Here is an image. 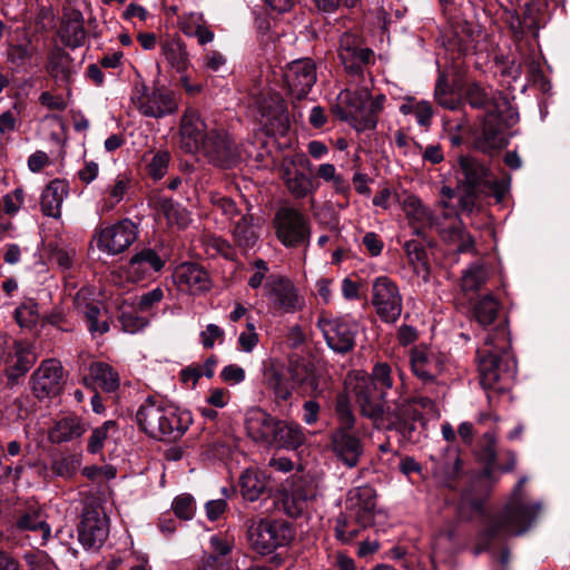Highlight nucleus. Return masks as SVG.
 Instances as JSON below:
<instances>
[{"label": "nucleus", "mask_w": 570, "mask_h": 570, "mask_svg": "<svg viewBox=\"0 0 570 570\" xmlns=\"http://www.w3.org/2000/svg\"><path fill=\"white\" fill-rule=\"evenodd\" d=\"M352 390L364 416L375 424H385L410 441L414 440L417 424L423 425L425 415L439 416L431 397L405 396L404 374L399 372L396 381L391 365L385 362L376 363L370 375L356 374Z\"/></svg>", "instance_id": "obj_1"}, {"label": "nucleus", "mask_w": 570, "mask_h": 570, "mask_svg": "<svg viewBox=\"0 0 570 570\" xmlns=\"http://www.w3.org/2000/svg\"><path fill=\"white\" fill-rule=\"evenodd\" d=\"M525 482V476L519 480L504 509L489 520L483 532L487 539H504L523 534L535 522L542 505L539 501L528 498L523 489Z\"/></svg>", "instance_id": "obj_2"}, {"label": "nucleus", "mask_w": 570, "mask_h": 570, "mask_svg": "<svg viewBox=\"0 0 570 570\" xmlns=\"http://www.w3.org/2000/svg\"><path fill=\"white\" fill-rule=\"evenodd\" d=\"M191 414L174 405L147 397L136 412L138 428L156 440L176 441L191 424Z\"/></svg>", "instance_id": "obj_3"}, {"label": "nucleus", "mask_w": 570, "mask_h": 570, "mask_svg": "<svg viewBox=\"0 0 570 570\" xmlns=\"http://www.w3.org/2000/svg\"><path fill=\"white\" fill-rule=\"evenodd\" d=\"M510 341L503 325L488 333L478 348L480 383L485 390L495 389L501 380L514 377L517 363L510 351Z\"/></svg>", "instance_id": "obj_4"}, {"label": "nucleus", "mask_w": 570, "mask_h": 570, "mask_svg": "<svg viewBox=\"0 0 570 570\" xmlns=\"http://www.w3.org/2000/svg\"><path fill=\"white\" fill-rule=\"evenodd\" d=\"M385 101V95L373 97L371 89L364 85L355 90H343L338 95L334 112L357 132H364L376 128Z\"/></svg>", "instance_id": "obj_5"}, {"label": "nucleus", "mask_w": 570, "mask_h": 570, "mask_svg": "<svg viewBox=\"0 0 570 570\" xmlns=\"http://www.w3.org/2000/svg\"><path fill=\"white\" fill-rule=\"evenodd\" d=\"M248 542L254 551L266 556L285 547L295 538L291 523L283 520H253L247 530Z\"/></svg>", "instance_id": "obj_6"}, {"label": "nucleus", "mask_w": 570, "mask_h": 570, "mask_svg": "<svg viewBox=\"0 0 570 570\" xmlns=\"http://www.w3.org/2000/svg\"><path fill=\"white\" fill-rule=\"evenodd\" d=\"M493 108L485 115L479 144L483 149H501L507 145L505 129L517 122V115L505 96L493 99Z\"/></svg>", "instance_id": "obj_7"}, {"label": "nucleus", "mask_w": 570, "mask_h": 570, "mask_svg": "<svg viewBox=\"0 0 570 570\" xmlns=\"http://www.w3.org/2000/svg\"><path fill=\"white\" fill-rule=\"evenodd\" d=\"M131 102L142 116L155 119L175 115L179 108L178 97L173 90L166 87L149 89L145 83L135 86Z\"/></svg>", "instance_id": "obj_8"}, {"label": "nucleus", "mask_w": 570, "mask_h": 570, "mask_svg": "<svg viewBox=\"0 0 570 570\" xmlns=\"http://www.w3.org/2000/svg\"><path fill=\"white\" fill-rule=\"evenodd\" d=\"M273 227L277 239L287 248L306 246L309 243V219L297 208H278L273 218Z\"/></svg>", "instance_id": "obj_9"}, {"label": "nucleus", "mask_w": 570, "mask_h": 570, "mask_svg": "<svg viewBox=\"0 0 570 570\" xmlns=\"http://www.w3.org/2000/svg\"><path fill=\"white\" fill-rule=\"evenodd\" d=\"M6 60L17 72L40 66L42 52L27 29L17 28L9 32Z\"/></svg>", "instance_id": "obj_10"}, {"label": "nucleus", "mask_w": 570, "mask_h": 570, "mask_svg": "<svg viewBox=\"0 0 570 570\" xmlns=\"http://www.w3.org/2000/svg\"><path fill=\"white\" fill-rule=\"evenodd\" d=\"M32 344L18 341L0 333V363L4 366L7 379L13 383L32 367L36 356Z\"/></svg>", "instance_id": "obj_11"}, {"label": "nucleus", "mask_w": 570, "mask_h": 570, "mask_svg": "<svg viewBox=\"0 0 570 570\" xmlns=\"http://www.w3.org/2000/svg\"><path fill=\"white\" fill-rule=\"evenodd\" d=\"M311 165L305 154L297 153L284 156L278 166V175L288 193L296 199L312 195L318 187L314 179L298 168H308Z\"/></svg>", "instance_id": "obj_12"}, {"label": "nucleus", "mask_w": 570, "mask_h": 570, "mask_svg": "<svg viewBox=\"0 0 570 570\" xmlns=\"http://www.w3.org/2000/svg\"><path fill=\"white\" fill-rule=\"evenodd\" d=\"M327 346L335 353L346 354L354 348L357 334L355 322L346 317L322 314L316 323Z\"/></svg>", "instance_id": "obj_13"}, {"label": "nucleus", "mask_w": 570, "mask_h": 570, "mask_svg": "<svg viewBox=\"0 0 570 570\" xmlns=\"http://www.w3.org/2000/svg\"><path fill=\"white\" fill-rule=\"evenodd\" d=\"M199 154L210 164L224 168L234 166L239 156L236 142L224 128L217 127L206 131Z\"/></svg>", "instance_id": "obj_14"}, {"label": "nucleus", "mask_w": 570, "mask_h": 570, "mask_svg": "<svg viewBox=\"0 0 570 570\" xmlns=\"http://www.w3.org/2000/svg\"><path fill=\"white\" fill-rule=\"evenodd\" d=\"M372 304L383 322L394 323L403 309V301L396 283L387 276L376 277L372 283Z\"/></svg>", "instance_id": "obj_15"}, {"label": "nucleus", "mask_w": 570, "mask_h": 570, "mask_svg": "<svg viewBox=\"0 0 570 570\" xmlns=\"http://www.w3.org/2000/svg\"><path fill=\"white\" fill-rule=\"evenodd\" d=\"M264 289L272 307L278 313L293 314L305 305L304 298L288 277L269 275Z\"/></svg>", "instance_id": "obj_16"}, {"label": "nucleus", "mask_w": 570, "mask_h": 570, "mask_svg": "<svg viewBox=\"0 0 570 570\" xmlns=\"http://www.w3.org/2000/svg\"><path fill=\"white\" fill-rule=\"evenodd\" d=\"M316 497L313 482L302 475H292L283 488V509L291 518H298L307 512Z\"/></svg>", "instance_id": "obj_17"}, {"label": "nucleus", "mask_w": 570, "mask_h": 570, "mask_svg": "<svg viewBox=\"0 0 570 570\" xmlns=\"http://www.w3.org/2000/svg\"><path fill=\"white\" fill-rule=\"evenodd\" d=\"M78 541L86 550L101 548L109 534L108 518L101 508L86 507L78 525Z\"/></svg>", "instance_id": "obj_18"}, {"label": "nucleus", "mask_w": 570, "mask_h": 570, "mask_svg": "<svg viewBox=\"0 0 570 570\" xmlns=\"http://www.w3.org/2000/svg\"><path fill=\"white\" fill-rule=\"evenodd\" d=\"M137 226L130 219H121L96 232L98 248L108 255L125 252L137 238Z\"/></svg>", "instance_id": "obj_19"}, {"label": "nucleus", "mask_w": 570, "mask_h": 570, "mask_svg": "<svg viewBox=\"0 0 570 570\" xmlns=\"http://www.w3.org/2000/svg\"><path fill=\"white\" fill-rule=\"evenodd\" d=\"M413 375L423 384L436 383L445 368V356L432 347L417 345L410 351Z\"/></svg>", "instance_id": "obj_20"}, {"label": "nucleus", "mask_w": 570, "mask_h": 570, "mask_svg": "<svg viewBox=\"0 0 570 570\" xmlns=\"http://www.w3.org/2000/svg\"><path fill=\"white\" fill-rule=\"evenodd\" d=\"M209 129L196 108L186 107L179 120V148L186 154L199 155V145Z\"/></svg>", "instance_id": "obj_21"}, {"label": "nucleus", "mask_w": 570, "mask_h": 570, "mask_svg": "<svg viewBox=\"0 0 570 570\" xmlns=\"http://www.w3.org/2000/svg\"><path fill=\"white\" fill-rule=\"evenodd\" d=\"M283 78L289 94L296 99H302L316 82V66L308 58L294 60L286 66Z\"/></svg>", "instance_id": "obj_22"}, {"label": "nucleus", "mask_w": 570, "mask_h": 570, "mask_svg": "<svg viewBox=\"0 0 570 570\" xmlns=\"http://www.w3.org/2000/svg\"><path fill=\"white\" fill-rule=\"evenodd\" d=\"M32 392L42 400L57 395L63 383V367L55 358L45 360L31 375Z\"/></svg>", "instance_id": "obj_23"}, {"label": "nucleus", "mask_w": 570, "mask_h": 570, "mask_svg": "<svg viewBox=\"0 0 570 570\" xmlns=\"http://www.w3.org/2000/svg\"><path fill=\"white\" fill-rule=\"evenodd\" d=\"M458 163L463 176L460 180L466 186V195L460 199V205L462 209L471 210L474 205L472 197L479 194L489 178L490 171L471 156H460Z\"/></svg>", "instance_id": "obj_24"}, {"label": "nucleus", "mask_w": 570, "mask_h": 570, "mask_svg": "<svg viewBox=\"0 0 570 570\" xmlns=\"http://www.w3.org/2000/svg\"><path fill=\"white\" fill-rule=\"evenodd\" d=\"M338 57L350 73L362 75L364 68L373 62L374 52L363 47L357 37L346 32L340 40Z\"/></svg>", "instance_id": "obj_25"}, {"label": "nucleus", "mask_w": 570, "mask_h": 570, "mask_svg": "<svg viewBox=\"0 0 570 570\" xmlns=\"http://www.w3.org/2000/svg\"><path fill=\"white\" fill-rule=\"evenodd\" d=\"M346 511L351 519L362 524H373L376 513V492L370 485L351 489L346 498Z\"/></svg>", "instance_id": "obj_26"}, {"label": "nucleus", "mask_w": 570, "mask_h": 570, "mask_svg": "<svg viewBox=\"0 0 570 570\" xmlns=\"http://www.w3.org/2000/svg\"><path fill=\"white\" fill-rule=\"evenodd\" d=\"M173 279L179 291L191 295H198L212 288L208 272L196 263L179 264L173 273Z\"/></svg>", "instance_id": "obj_27"}, {"label": "nucleus", "mask_w": 570, "mask_h": 570, "mask_svg": "<svg viewBox=\"0 0 570 570\" xmlns=\"http://www.w3.org/2000/svg\"><path fill=\"white\" fill-rule=\"evenodd\" d=\"M335 456L347 468H355L364 453L362 440L352 430L334 429L330 436Z\"/></svg>", "instance_id": "obj_28"}, {"label": "nucleus", "mask_w": 570, "mask_h": 570, "mask_svg": "<svg viewBox=\"0 0 570 570\" xmlns=\"http://www.w3.org/2000/svg\"><path fill=\"white\" fill-rule=\"evenodd\" d=\"M292 379L305 395L316 397L326 389L323 368L311 361L296 362L292 366Z\"/></svg>", "instance_id": "obj_29"}, {"label": "nucleus", "mask_w": 570, "mask_h": 570, "mask_svg": "<svg viewBox=\"0 0 570 570\" xmlns=\"http://www.w3.org/2000/svg\"><path fill=\"white\" fill-rule=\"evenodd\" d=\"M401 206L415 235H423L426 228L440 227V217L433 214L419 197L406 195L401 202Z\"/></svg>", "instance_id": "obj_30"}, {"label": "nucleus", "mask_w": 570, "mask_h": 570, "mask_svg": "<svg viewBox=\"0 0 570 570\" xmlns=\"http://www.w3.org/2000/svg\"><path fill=\"white\" fill-rule=\"evenodd\" d=\"M277 420L266 411L254 407L246 413L245 429L254 442L271 446L272 440L275 438Z\"/></svg>", "instance_id": "obj_31"}, {"label": "nucleus", "mask_w": 570, "mask_h": 570, "mask_svg": "<svg viewBox=\"0 0 570 570\" xmlns=\"http://www.w3.org/2000/svg\"><path fill=\"white\" fill-rule=\"evenodd\" d=\"M46 71L57 86L65 88L67 96H70V86L76 71L71 57L65 50L55 48L49 52Z\"/></svg>", "instance_id": "obj_32"}, {"label": "nucleus", "mask_w": 570, "mask_h": 570, "mask_svg": "<svg viewBox=\"0 0 570 570\" xmlns=\"http://www.w3.org/2000/svg\"><path fill=\"white\" fill-rule=\"evenodd\" d=\"M131 189V178L127 173H120L110 178L100 191L99 208L101 213L112 210L121 203Z\"/></svg>", "instance_id": "obj_33"}, {"label": "nucleus", "mask_w": 570, "mask_h": 570, "mask_svg": "<svg viewBox=\"0 0 570 570\" xmlns=\"http://www.w3.org/2000/svg\"><path fill=\"white\" fill-rule=\"evenodd\" d=\"M87 387L99 386L102 391L111 393L118 390L120 379L118 372L108 363L92 362L88 374L82 380Z\"/></svg>", "instance_id": "obj_34"}, {"label": "nucleus", "mask_w": 570, "mask_h": 570, "mask_svg": "<svg viewBox=\"0 0 570 570\" xmlns=\"http://www.w3.org/2000/svg\"><path fill=\"white\" fill-rule=\"evenodd\" d=\"M69 194V185L66 180L53 179L41 193L40 208L43 215L52 218L61 216V206Z\"/></svg>", "instance_id": "obj_35"}, {"label": "nucleus", "mask_w": 570, "mask_h": 570, "mask_svg": "<svg viewBox=\"0 0 570 570\" xmlns=\"http://www.w3.org/2000/svg\"><path fill=\"white\" fill-rule=\"evenodd\" d=\"M14 527L21 532H38L41 538V546H45L51 537V528L45 520L42 509L37 504L30 505L20 513L16 519Z\"/></svg>", "instance_id": "obj_36"}, {"label": "nucleus", "mask_w": 570, "mask_h": 570, "mask_svg": "<svg viewBox=\"0 0 570 570\" xmlns=\"http://www.w3.org/2000/svg\"><path fill=\"white\" fill-rule=\"evenodd\" d=\"M88 424L76 414H67L58 419L49 432L55 443L69 442L80 438L87 431Z\"/></svg>", "instance_id": "obj_37"}, {"label": "nucleus", "mask_w": 570, "mask_h": 570, "mask_svg": "<svg viewBox=\"0 0 570 570\" xmlns=\"http://www.w3.org/2000/svg\"><path fill=\"white\" fill-rule=\"evenodd\" d=\"M59 36L61 41L71 48H78L83 45L86 30L83 27V16L79 10L71 9L65 13Z\"/></svg>", "instance_id": "obj_38"}, {"label": "nucleus", "mask_w": 570, "mask_h": 570, "mask_svg": "<svg viewBox=\"0 0 570 570\" xmlns=\"http://www.w3.org/2000/svg\"><path fill=\"white\" fill-rule=\"evenodd\" d=\"M263 384L272 392L276 403L286 402L292 396V385L284 370L274 364L265 366L263 372Z\"/></svg>", "instance_id": "obj_39"}, {"label": "nucleus", "mask_w": 570, "mask_h": 570, "mask_svg": "<svg viewBox=\"0 0 570 570\" xmlns=\"http://www.w3.org/2000/svg\"><path fill=\"white\" fill-rule=\"evenodd\" d=\"M274 434L271 446L297 449L305 442V434L298 424L279 419Z\"/></svg>", "instance_id": "obj_40"}, {"label": "nucleus", "mask_w": 570, "mask_h": 570, "mask_svg": "<svg viewBox=\"0 0 570 570\" xmlns=\"http://www.w3.org/2000/svg\"><path fill=\"white\" fill-rule=\"evenodd\" d=\"M165 265L164 259L150 248L137 253L129 263V273L136 279L145 278L150 273L159 272Z\"/></svg>", "instance_id": "obj_41"}, {"label": "nucleus", "mask_w": 570, "mask_h": 570, "mask_svg": "<svg viewBox=\"0 0 570 570\" xmlns=\"http://www.w3.org/2000/svg\"><path fill=\"white\" fill-rule=\"evenodd\" d=\"M235 244L244 249L253 248L259 237L258 226L254 224V218L249 214L240 215V218L235 223L232 230Z\"/></svg>", "instance_id": "obj_42"}, {"label": "nucleus", "mask_w": 570, "mask_h": 570, "mask_svg": "<svg viewBox=\"0 0 570 570\" xmlns=\"http://www.w3.org/2000/svg\"><path fill=\"white\" fill-rule=\"evenodd\" d=\"M161 55L166 61L179 73L189 67V56L185 45L179 39H167L160 45Z\"/></svg>", "instance_id": "obj_43"}, {"label": "nucleus", "mask_w": 570, "mask_h": 570, "mask_svg": "<svg viewBox=\"0 0 570 570\" xmlns=\"http://www.w3.org/2000/svg\"><path fill=\"white\" fill-rule=\"evenodd\" d=\"M82 314L87 323V328L94 338L109 332L110 316L105 307H100L94 303H88L86 304Z\"/></svg>", "instance_id": "obj_44"}, {"label": "nucleus", "mask_w": 570, "mask_h": 570, "mask_svg": "<svg viewBox=\"0 0 570 570\" xmlns=\"http://www.w3.org/2000/svg\"><path fill=\"white\" fill-rule=\"evenodd\" d=\"M239 488L245 500L256 501L266 489L265 476L258 470L247 469L239 476Z\"/></svg>", "instance_id": "obj_45"}, {"label": "nucleus", "mask_w": 570, "mask_h": 570, "mask_svg": "<svg viewBox=\"0 0 570 570\" xmlns=\"http://www.w3.org/2000/svg\"><path fill=\"white\" fill-rule=\"evenodd\" d=\"M503 96L501 92L494 91L492 88L482 87L479 83H470L465 90V99L473 108H483L487 114L493 108V99Z\"/></svg>", "instance_id": "obj_46"}, {"label": "nucleus", "mask_w": 570, "mask_h": 570, "mask_svg": "<svg viewBox=\"0 0 570 570\" xmlns=\"http://www.w3.org/2000/svg\"><path fill=\"white\" fill-rule=\"evenodd\" d=\"M170 158L169 151L165 149L146 153L142 159L146 165L147 174L155 180L161 179L167 173Z\"/></svg>", "instance_id": "obj_47"}, {"label": "nucleus", "mask_w": 570, "mask_h": 570, "mask_svg": "<svg viewBox=\"0 0 570 570\" xmlns=\"http://www.w3.org/2000/svg\"><path fill=\"white\" fill-rule=\"evenodd\" d=\"M488 279V269L481 262L472 263L461 276V289L465 293L476 292Z\"/></svg>", "instance_id": "obj_48"}, {"label": "nucleus", "mask_w": 570, "mask_h": 570, "mask_svg": "<svg viewBox=\"0 0 570 570\" xmlns=\"http://www.w3.org/2000/svg\"><path fill=\"white\" fill-rule=\"evenodd\" d=\"M14 320L21 328L32 330L40 320L36 301L29 298L21 302L14 311Z\"/></svg>", "instance_id": "obj_49"}, {"label": "nucleus", "mask_w": 570, "mask_h": 570, "mask_svg": "<svg viewBox=\"0 0 570 570\" xmlns=\"http://www.w3.org/2000/svg\"><path fill=\"white\" fill-rule=\"evenodd\" d=\"M499 302L492 295L483 296L474 306V315L483 327L491 325L498 316Z\"/></svg>", "instance_id": "obj_50"}, {"label": "nucleus", "mask_w": 570, "mask_h": 570, "mask_svg": "<svg viewBox=\"0 0 570 570\" xmlns=\"http://www.w3.org/2000/svg\"><path fill=\"white\" fill-rule=\"evenodd\" d=\"M371 524H362L354 519H351L348 512L337 518L335 532L336 538L344 543L352 541L358 535L362 529L370 527Z\"/></svg>", "instance_id": "obj_51"}, {"label": "nucleus", "mask_w": 570, "mask_h": 570, "mask_svg": "<svg viewBox=\"0 0 570 570\" xmlns=\"http://www.w3.org/2000/svg\"><path fill=\"white\" fill-rule=\"evenodd\" d=\"M459 468L460 458L458 451L454 448H446L444 454L435 462L434 473L450 479L458 473Z\"/></svg>", "instance_id": "obj_52"}, {"label": "nucleus", "mask_w": 570, "mask_h": 570, "mask_svg": "<svg viewBox=\"0 0 570 570\" xmlns=\"http://www.w3.org/2000/svg\"><path fill=\"white\" fill-rule=\"evenodd\" d=\"M81 465V459L77 454H67L53 460L51 469L58 476L70 479L79 470Z\"/></svg>", "instance_id": "obj_53"}, {"label": "nucleus", "mask_w": 570, "mask_h": 570, "mask_svg": "<svg viewBox=\"0 0 570 570\" xmlns=\"http://www.w3.org/2000/svg\"><path fill=\"white\" fill-rule=\"evenodd\" d=\"M116 423L114 421H106L102 425L92 430L88 440L87 450L89 453H99L105 445L111 430H115Z\"/></svg>", "instance_id": "obj_54"}, {"label": "nucleus", "mask_w": 570, "mask_h": 570, "mask_svg": "<svg viewBox=\"0 0 570 570\" xmlns=\"http://www.w3.org/2000/svg\"><path fill=\"white\" fill-rule=\"evenodd\" d=\"M335 411L340 423L336 429L353 430L355 425V416L345 395H338Z\"/></svg>", "instance_id": "obj_55"}, {"label": "nucleus", "mask_w": 570, "mask_h": 570, "mask_svg": "<svg viewBox=\"0 0 570 570\" xmlns=\"http://www.w3.org/2000/svg\"><path fill=\"white\" fill-rule=\"evenodd\" d=\"M161 210L166 216L169 224L178 225L179 227L187 226L188 215L187 212L177 203L166 199L161 204Z\"/></svg>", "instance_id": "obj_56"}, {"label": "nucleus", "mask_w": 570, "mask_h": 570, "mask_svg": "<svg viewBox=\"0 0 570 570\" xmlns=\"http://www.w3.org/2000/svg\"><path fill=\"white\" fill-rule=\"evenodd\" d=\"M119 323L125 333L136 334L148 325V320L135 312L121 311Z\"/></svg>", "instance_id": "obj_57"}, {"label": "nucleus", "mask_w": 570, "mask_h": 570, "mask_svg": "<svg viewBox=\"0 0 570 570\" xmlns=\"http://www.w3.org/2000/svg\"><path fill=\"white\" fill-rule=\"evenodd\" d=\"M509 191V181L505 179H494L489 176V178L485 180V184L479 191V194H484L488 196H492L495 198V200L502 202L505 197V195Z\"/></svg>", "instance_id": "obj_58"}, {"label": "nucleus", "mask_w": 570, "mask_h": 570, "mask_svg": "<svg viewBox=\"0 0 570 570\" xmlns=\"http://www.w3.org/2000/svg\"><path fill=\"white\" fill-rule=\"evenodd\" d=\"M124 570H150L148 556L132 549L124 552Z\"/></svg>", "instance_id": "obj_59"}, {"label": "nucleus", "mask_w": 570, "mask_h": 570, "mask_svg": "<svg viewBox=\"0 0 570 570\" xmlns=\"http://www.w3.org/2000/svg\"><path fill=\"white\" fill-rule=\"evenodd\" d=\"M171 508L178 518L189 520L195 513V500L189 494H181L175 498Z\"/></svg>", "instance_id": "obj_60"}, {"label": "nucleus", "mask_w": 570, "mask_h": 570, "mask_svg": "<svg viewBox=\"0 0 570 570\" xmlns=\"http://www.w3.org/2000/svg\"><path fill=\"white\" fill-rule=\"evenodd\" d=\"M440 194L441 199L438 202L436 210L442 213L444 219L454 220L458 216V210L450 202L454 198L455 191L449 186H443Z\"/></svg>", "instance_id": "obj_61"}, {"label": "nucleus", "mask_w": 570, "mask_h": 570, "mask_svg": "<svg viewBox=\"0 0 570 570\" xmlns=\"http://www.w3.org/2000/svg\"><path fill=\"white\" fill-rule=\"evenodd\" d=\"M237 342L239 350L245 353H250L256 347L258 334L254 323L247 322L246 330L239 334Z\"/></svg>", "instance_id": "obj_62"}, {"label": "nucleus", "mask_w": 570, "mask_h": 570, "mask_svg": "<svg viewBox=\"0 0 570 570\" xmlns=\"http://www.w3.org/2000/svg\"><path fill=\"white\" fill-rule=\"evenodd\" d=\"M203 24H205L204 17L202 13L197 12L185 14L179 20L181 31L188 37H193Z\"/></svg>", "instance_id": "obj_63"}, {"label": "nucleus", "mask_w": 570, "mask_h": 570, "mask_svg": "<svg viewBox=\"0 0 570 570\" xmlns=\"http://www.w3.org/2000/svg\"><path fill=\"white\" fill-rule=\"evenodd\" d=\"M212 203L227 219L233 220L240 215L235 202L229 197L213 196Z\"/></svg>", "instance_id": "obj_64"}]
</instances>
